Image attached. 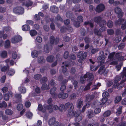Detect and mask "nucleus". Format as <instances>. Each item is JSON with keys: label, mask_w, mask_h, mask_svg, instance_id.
Returning a JSON list of instances; mask_svg holds the SVG:
<instances>
[{"label": "nucleus", "mask_w": 126, "mask_h": 126, "mask_svg": "<svg viewBox=\"0 0 126 126\" xmlns=\"http://www.w3.org/2000/svg\"><path fill=\"white\" fill-rule=\"evenodd\" d=\"M5 112L7 114L11 115L13 114V111L11 109H7L5 110Z\"/></svg>", "instance_id": "nucleus-46"}, {"label": "nucleus", "mask_w": 126, "mask_h": 126, "mask_svg": "<svg viewBox=\"0 0 126 126\" xmlns=\"http://www.w3.org/2000/svg\"><path fill=\"white\" fill-rule=\"evenodd\" d=\"M100 55L97 58L98 63H100V65H102L105 62V59L106 57L104 55V53L103 51H101L100 52Z\"/></svg>", "instance_id": "nucleus-5"}, {"label": "nucleus", "mask_w": 126, "mask_h": 126, "mask_svg": "<svg viewBox=\"0 0 126 126\" xmlns=\"http://www.w3.org/2000/svg\"><path fill=\"white\" fill-rule=\"evenodd\" d=\"M107 100V98H102L100 100L99 102V105H104L106 103Z\"/></svg>", "instance_id": "nucleus-42"}, {"label": "nucleus", "mask_w": 126, "mask_h": 126, "mask_svg": "<svg viewBox=\"0 0 126 126\" xmlns=\"http://www.w3.org/2000/svg\"><path fill=\"white\" fill-rule=\"evenodd\" d=\"M78 112L74 110L68 111L67 113V117L72 118L75 117V116H77V114Z\"/></svg>", "instance_id": "nucleus-12"}, {"label": "nucleus", "mask_w": 126, "mask_h": 126, "mask_svg": "<svg viewBox=\"0 0 126 126\" xmlns=\"http://www.w3.org/2000/svg\"><path fill=\"white\" fill-rule=\"evenodd\" d=\"M80 5L79 4H77L75 5L72 9V11L75 13L76 15H77L78 14V13H77V12L79 13L82 12V11L80 9Z\"/></svg>", "instance_id": "nucleus-14"}, {"label": "nucleus", "mask_w": 126, "mask_h": 126, "mask_svg": "<svg viewBox=\"0 0 126 126\" xmlns=\"http://www.w3.org/2000/svg\"><path fill=\"white\" fill-rule=\"evenodd\" d=\"M80 23L77 21H75L73 24L75 27L78 28L80 26Z\"/></svg>", "instance_id": "nucleus-58"}, {"label": "nucleus", "mask_w": 126, "mask_h": 126, "mask_svg": "<svg viewBox=\"0 0 126 126\" xmlns=\"http://www.w3.org/2000/svg\"><path fill=\"white\" fill-rule=\"evenodd\" d=\"M121 79V77L119 76H116L115 77L114 80V83L113 87L115 88L118 86L120 87L121 88L123 87L125 84V82L126 81V78H125L124 79L122 80L120 82L119 84L118 82Z\"/></svg>", "instance_id": "nucleus-1"}, {"label": "nucleus", "mask_w": 126, "mask_h": 126, "mask_svg": "<svg viewBox=\"0 0 126 126\" xmlns=\"http://www.w3.org/2000/svg\"><path fill=\"white\" fill-rule=\"evenodd\" d=\"M92 84V82H90L88 83L87 85L85 87L84 89V91H85L88 90L90 89V86Z\"/></svg>", "instance_id": "nucleus-52"}, {"label": "nucleus", "mask_w": 126, "mask_h": 126, "mask_svg": "<svg viewBox=\"0 0 126 126\" xmlns=\"http://www.w3.org/2000/svg\"><path fill=\"white\" fill-rule=\"evenodd\" d=\"M56 90V88L53 87L51 88L50 91V93L52 95V97L54 98H55L57 96V95L55 93V92Z\"/></svg>", "instance_id": "nucleus-19"}, {"label": "nucleus", "mask_w": 126, "mask_h": 126, "mask_svg": "<svg viewBox=\"0 0 126 126\" xmlns=\"http://www.w3.org/2000/svg\"><path fill=\"white\" fill-rule=\"evenodd\" d=\"M83 101L80 100L78 101L77 103V107L79 109L81 108L83 105Z\"/></svg>", "instance_id": "nucleus-29"}, {"label": "nucleus", "mask_w": 126, "mask_h": 126, "mask_svg": "<svg viewBox=\"0 0 126 126\" xmlns=\"http://www.w3.org/2000/svg\"><path fill=\"white\" fill-rule=\"evenodd\" d=\"M37 32L35 30H31L30 31V33L32 36H34L37 34Z\"/></svg>", "instance_id": "nucleus-49"}, {"label": "nucleus", "mask_w": 126, "mask_h": 126, "mask_svg": "<svg viewBox=\"0 0 126 126\" xmlns=\"http://www.w3.org/2000/svg\"><path fill=\"white\" fill-rule=\"evenodd\" d=\"M66 17L69 18H71L73 17V14L70 11H68L66 12Z\"/></svg>", "instance_id": "nucleus-41"}, {"label": "nucleus", "mask_w": 126, "mask_h": 126, "mask_svg": "<svg viewBox=\"0 0 126 126\" xmlns=\"http://www.w3.org/2000/svg\"><path fill=\"white\" fill-rule=\"evenodd\" d=\"M102 18L99 16L95 17L94 18V21L98 24H99L101 19Z\"/></svg>", "instance_id": "nucleus-30"}, {"label": "nucleus", "mask_w": 126, "mask_h": 126, "mask_svg": "<svg viewBox=\"0 0 126 126\" xmlns=\"http://www.w3.org/2000/svg\"><path fill=\"white\" fill-rule=\"evenodd\" d=\"M32 115V114L31 112L29 111L27 112L26 114V116L29 118H31Z\"/></svg>", "instance_id": "nucleus-59"}, {"label": "nucleus", "mask_w": 126, "mask_h": 126, "mask_svg": "<svg viewBox=\"0 0 126 126\" xmlns=\"http://www.w3.org/2000/svg\"><path fill=\"white\" fill-rule=\"evenodd\" d=\"M77 115L75 116V121L76 122H79L81 121L82 118V114H79L77 113Z\"/></svg>", "instance_id": "nucleus-21"}, {"label": "nucleus", "mask_w": 126, "mask_h": 126, "mask_svg": "<svg viewBox=\"0 0 126 126\" xmlns=\"http://www.w3.org/2000/svg\"><path fill=\"white\" fill-rule=\"evenodd\" d=\"M105 65H103L100 67L98 71V73L101 75L103 74L104 75L106 76L108 72L106 70Z\"/></svg>", "instance_id": "nucleus-7"}, {"label": "nucleus", "mask_w": 126, "mask_h": 126, "mask_svg": "<svg viewBox=\"0 0 126 126\" xmlns=\"http://www.w3.org/2000/svg\"><path fill=\"white\" fill-rule=\"evenodd\" d=\"M65 109V105L64 104H62L59 107V110L61 111H63Z\"/></svg>", "instance_id": "nucleus-56"}, {"label": "nucleus", "mask_w": 126, "mask_h": 126, "mask_svg": "<svg viewBox=\"0 0 126 126\" xmlns=\"http://www.w3.org/2000/svg\"><path fill=\"white\" fill-rule=\"evenodd\" d=\"M86 113L87 116L89 119L92 118L94 116L93 110H88L86 112Z\"/></svg>", "instance_id": "nucleus-18"}, {"label": "nucleus", "mask_w": 126, "mask_h": 126, "mask_svg": "<svg viewBox=\"0 0 126 126\" xmlns=\"http://www.w3.org/2000/svg\"><path fill=\"white\" fill-rule=\"evenodd\" d=\"M105 7L103 4H100L98 5L95 9L96 12L99 13L103 12L105 9Z\"/></svg>", "instance_id": "nucleus-8"}, {"label": "nucleus", "mask_w": 126, "mask_h": 126, "mask_svg": "<svg viewBox=\"0 0 126 126\" xmlns=\"http://www.w3.org/2000/svg\"><path fill=\"white\" fill-rule=\"evenodd\" d=\"M22 39V38L20 36H16L11 39V42L12 43H17L21 41Z\"/></svg>", "instance_id": "nucleus-11"}, {"label": "nucleus", "mask_w": 126, "mask_h": 126, "mask_svg": "<svg viewBox=\"0 0 126 126\" xmlns=\"http://www.w3.org/2000/svg\"><path fill=\"white\" fill-rule=\"evenodd\" d=\"M84 77L86 78H87V80L88 81H90L94 79V77L93 74L90 73H87L84 75Z\"/></svg>", "instance_id": "nucleus-17"}, {"label": "nucleus", "mask_w": 126, "mask_h": 126, "mask_svg": "<svg viewBox=\"0 0 126 126\" xmlns=\"http://www.w3.org/2000/svg\"><path fill=\"white\" fill-rule=\"evenodd\" d=\"M50 11L52 12L57 13L59 11L58 8L56 6L53 5L50 7Z\"/></svg>", "instance_id": "nucleus-20"}, {"label": "nucleus", "mask_w": 126, "mask_h": 126, "mask_svg": "<svg viewBox=\"0 0 126 126\" xmlns=\"http://www.w3.org/2000/svg\"><path fill=\"white\" fill-rule=\"evenodd\" d=\"M10 47V42L8 40H6L5 42L4 47L6 48H9Z\"/></svg>", "instance_id": "nucleus-36"}, {"label": "nucleus", "mask_w": 126, "mask_h": 126, "mask_svg": "<svg viewBox=\"0 0 126 126\" xmlns=\"http://www.w3.org/2000/svg\"><path fill=\"white\" fill-rule=\"evenodd\" d=\"M111 111L110 110H107L104 112L103 114L104 117H107L110 115L111 114Z\"/></svg>", "instance_id": "nucleus-32"}, {"label": "nucleus", "mask_w": 126, "mask_h": 126, "mask_svg": "<svg viewBox=\"0 0 126 126\" xmlns=\"http://www.w3.org/2000/svg\"><path fill=\"white\" fill-rule=\"evenodd\" d=\"M113 25V22L111 20H109L107 24L108 27L110 28H111L112 27Z\"/></svg>", "instance_id": "nucleus-62"}, {"label": "nucleus", "mask_w": 126, "mask_h": 126, "mask_svg": "<svg viewBox=\"0 0 126 126\" xmlns=\"http://www.w3.org/2000/svg\"><path fill=\"white\" fill-rule=\"evenodd\" d=\"M9 69V66L7 64L6 66H4L1 69V70L2 72H5L8 70Z\"/></svg>", "instance_id": "nucleus-44"}, {"label": "nucleus", "mask_w": 126, "mask_h": 126, "mask_svg": "<svg viewBox=\"0 0 126 126\" xmlns=\"http://www.w3.org/2000/svg\"><path fill=\"white\" fill-rule=\"evenodd\" d=\"M94 33L95 35H97L99 37L102 36V33L100 32L99 30L94 29Z\"/></svg>", "instance_id": "nucleus-27"}, {"label": "nucleus", "mask_w": 126, "mask_h": 126, "mask_svg": "<svg viewBox=\"0 0 126 126\" xmlns=\"http://www.w3.org/2000/svg\"><path fill=\"white\" fill-rule=\"evenodd\" d=\"M59 41V39L58 37H55L53 36H51L49 38L50 45L51 47L57 45Z\"/></svg>", "instance_id": "nucleus-3"}, {"label": "nucleus", "mask_w": 126, "mask_h": 126, "mask_svg": "<svg viewBox=\"0 0 126 126\" xmlns=\"http://www.w3.org/2000/svg\"><path fill=\"white\" fill-rule=\"evenodd\" d=\"M18 90L21 93L24 94L26 92V89L25 87L21 86L18 88Z\"/></svg>", "instance_id": "nucleus-31"}, {"label": "nucleus", "mask_w": 126, "mask_h": 126, "mask_svg": "<svg viewBox=\"0 0 126 126\" xmlns=\"http://www.w3.org/2000/svg\"><path fill=\"white\" fill-rule=\"evenodd\" d=\"M116 34L117 35H122L123 33L121 32L120 29H117L115 31Z\"/></svg>", "instance_id": "nucleus-47"}, {"label": "nucleus", "mask_w": 126, "mask_h": 126, "mask_svg": "<svg viewBox=\"0 0 126 126\" xmlns=\"http://www.w3.org/2000/svg\"><path fill=\"white\" fill-rule=\"evenodd\" d=\"M122 99L121 96H117L115 99V103H117L119 102Z\"/></svg>", "instance_id": "nucleus-45"}, {"label": "nucleus", "mask_w": 126, "mask_h": 126, "mask_svg": "<svg viewBox=\"0 0 126 126\" xmlns=\"http://www.w3.org/2000/svg\"><path fill=\"white\" fill-rule=\"evenodd\" d=\"M33 2L31 0H29L28 1H26V2H24L23 4L26 6L28 7L30 6H32L33 4Z\"/></svg>", "instance_id": "nucleus-23"}, {"label": "nucleus", "mask_w": 126, "mask_h": 126, "mask_svg": "<svg viewBox=\"0 0 126 126\" xmlns=\"http://www.w3.org/2000/svg\"><path fill=\"white\" fill-rule=\"evenodd\" d=\"M121 76L123 78L124 77H126V67H124L123 71L121 73Z\"/></svg>", "instance_id": "nucleus-38"}, {"label": "nucleus", "mask_w": 126, "mask_h": 126, "mask_svg": "<svg viewBox=\"0 0 126 126\" xmlns=\"http://www.w3.org/2000/svg\"><path fill=\"white\" fill-rule=\"evenodd\" d=\"M47 80V79L46 77H44L42 78L40 80V81L41 83H45L46 82Z\"/></svg>", "instance_id": "nucleus-57"}, {"label": "nucleus", "mask_w": 126, "mask_h": 126, "mask_svg": "<svg viewBox=\"0 0 126 126\" xmlns=\"http://www.w3.org/2000/svg\"><path fill=\"white\" fill-rule=\"evenodd\" d=\"M7 105V104L5 101H3L1 103H0V107L1 108L3 107H5Z\"/></svg>", "instance_id": "nucleus-63"}, {"label": "nucleus", "mask_w": 126, "mask_h": 126, "mask_svg": "<svg viewBox=\"0 0 126 126\" xmlns=\"http://www.w3.org/2000/svg\"><path fill=\"white\" fill-rule=\"evenodd\" d=\"M87 53L85 52L84 53L82 51H80L78 54L77 57L79 58L78 60L79 63H82L87 56Z\"/></svg>", "instance_id": "nucleus-2"}, {"label": "nucleus", "mask_w": 126, "mask_h": 126, "mask_svg": "<svg viewBox=\"0 0 126 126\" xmlns=\"http://www.w3.org/2000/svg\"><path fill=\"white\" fill-rule=\"evenodd\" d=\"M32 57L34 58H36L38 56V52L36 50H33L31 53Z\"/></svg>", "instance_id": "nucleus-34"}, {"label": "nucleus", "mask_w": 126, "mask_h": 126, "mask_svg": "<svg viewBox=\"0 0 126 126\" xmlns=\"http://www.w3.org/2000/svg\"><path fill=\"white\" fill-rule=\"evenodd\" d=\"M68 80L66 79L63 80L60 84V85L61 86L60 90L62 91H63L66 89V86L65 85L66 83H67Z\"/></svg>", "instance_id": "nucleus-13"}, {"label": "nucleus", "mask_w": 126, "mask_h": 126, "mask_svg": "<svg viewBox=\"0 0 126 126\" xmlns=\"http://www.w3.org/2000/svg\"><path fill=\"white\" fill-rule=\"evenodd\" d=\"M13 10L14 13L18 15L22 14L24 12V8L21 6H17L14 7Z\"/></svg>", "instance_id": "nucleus-4"}, {"label": "nucleus", "mask_w": 126, "mask_h": 126, "mask_svg": "<svg viewBox=\"0 0 126 126\" xmlns=\"http://www.w3.org/2000/svg\"><path fill=\"white\" fill-rule=\"evenodd\" d=\"M114 55V52L110 53L108 57V59H110V60H112L113 59V57Z\"/></svg>", "instance_id": "nucleus-48"}, {"label": "nucleus", "mask_w": 126, "mask_h": 126, "mask_svg": "<svg viewBox=\"0 0 126 126\" xmlns=\"http://www.w3.org/2000/svg\"><path fill=\"white\" fill-rule=\"evenodd\" d=\"M121 40V38L120 37L117 36L114 39V41L116 43H119Z\"/></svg>", "instance_id": "nucleus-53"}, {"label": "nucleus", "mask_w": 126, "mask_h": 126, "mask_svg": "<svg viewBox=\"0 0 126 126\" xmlns=\"http://www.w3.org/2000/svg\"><path fill=\"white\" fill-rule=\"evenodd\" d=\"M115 12L117 14L118 17L119 18H121L123 16L124 13L122 11L121 9L118 7H116L115 8Z\"/></svg>", "instance_id": "nucleus-9"}, {"label": "nucleus", "mask_w": 126, "mask_h": 126, "mask_svg": "<svg viewBox=\"0 0 126 126\" xmlns=\"http://www.w3.org/2000/svg\"><path fill=\"white\" fill-rule=\"evenodd\" d=\"M122 107H120L117 109L116 113L117 115L118 116L120 115L122 113Z\"/></svg>", "instance_id": "nucleus-33"}, {"label": "nucleus", "mask_w": 126, "mask_h": 126, "mask_svg": "<svg viewBox=\"0 0 126 126\" xmlns=\"http://www.w3.org/2000/svg\"><path fill=\"white\" fill-rule=\"evenodd\" d=\"M77 21L81 23L83 22V18L82 16H79L77 17Z\"/></svg>", "instance_id": "nucleus-50"}, {"label": "nucleus", "mask_w": 126, "mask_h": 126, "mask_svg": "<svg viewBox=\"0 0 126 126\" xmlns=\"http://www.w3.org/2000/svg\"><path fill=\"white\" fill-rule=\"evenodd\" d=\"M106 21L105 20L102 19L98 25L100 27H101L102 26H104L106 25Z\"/></svg>", "instance_id": "nucleus-37"}, {"label": "nucleus", "mask_w": 126, "mask_h": 126, "mask_svg": "<svg viewBox=\"0 0 126 126\" xmlns=\"http://www.w3.org/2000/svg\"><path fill=\"white\" fill-rule=\"evenodd\" d=\"M15 73V71L14 70H9L7 72V74L9 76H12Z\"/></svg>", "instance_id": "nucleus-54"}, {"label": "nucleus", "mask_w": 126, "mask_h": 126, "mask_svg": "<svg viewBox=\"0 0 126 126\" xmlns=\"http://www.w3.org/2000/svg\"><path fill=\"white\" fill-rule=\"evenodd\" d=\"M89 25L90 26L91 28H93L94 27V25L93 23L91 22L90 21H85L84 22V25Z\"/></svg>", "instance_id": "nucleus-40"}, {"label": "nucleus", "mask_w": 126, "mask_h": 126, "mask_svg": "<svg viewBox=\"0 0 126 126\" xmlns=\"http://www.w3.org/2000/svg\"><path fill=\"white\" fill-rule=\"evenodd\" d=\"M101 111V109L99 108H97L94 110V112L95 114H98Z\"/></svg>", "instance_id": "nucleus-64"}, {"label": "nucleus", "mask_w": 126, "mask_h": 126, "mask_svg": "<svg viewBox=\"0 0 126 126\" xmlns=\"http://www.w3.org/2000/svg\"><path fill=\"white\" fill-rule=\"evenodd\" d=\"M68 94L67 93H64L63 91L60 92L58 95V97L59 98H62L63 99L66 98L68 96Z\"/></svg>", "instance_id": "nucleus-15"}, {"label": "nucleus", "mask_w": 126, "mask_h": 126, "mask_svg": "<svg viewBox=\"0 0 126 126\" xmlns=\"http://www.w3.org/2000/svg\"><path fill=\"white\" fill-rule=\"evenodd\" d=\"M102 95L103 98H107L109 96V93L107 92H104L103 93Z\"/></svg>", "instance_id": "nucleus-61"}, {"label": "nucleus", "mask_w": 126, "mask_h": 126, "mask_svg": "<svg viewBox=\"0 0 126 126\" xmlns=\"http://www.w3.org/2000/svg\"><path fill=\"white\" fill-rule=\"evenodd\" d=\"M42 77L41 75L40 74H37L35 75L34 76V79L38 80L40 79Z\"/></svg>", "instance_id": "nucleus-55"}, {"label": "nucleus", "mask_w": 126, "mask_h": 126, "mask_svg": "<svg viewBox=\"0 0 126 126\" xmlns=\"http://www.w3.org/2000/svg\"><path fill=\"white\" fill-rule=\"evenodd\" d=\"M44 50L45 52L47 53L49 52V49L47 44H46L44 46Z\"/></svg>", "instance_id": "nucleus-43"}, {"label": "nucleus", "mask_w": 126, "mask_h": 126, "mask_svg": "<svg viewBox=\"0 0 126 126\" xmlns=\"http://www.w3.org/2000/svg\"><path fill=\"white\" fill-rule=\"evenodd\" d=\"M30 26L28 25H25L22 27V30L25 31H29L30 30Z\"/></svg>", "instance_id": "nucleus-26"}, {"label": "nucleus", "mask_w": 126, "mask_h": 126, "mask_svg": "<svg viewBox=\"0 0 126 126\" xmlns=\"http://www.w3.org/2000/svg\"><path fill=\"white\" fill-rule=\"evenodd\" d=\"M49 125L53 126H58L59 123L57 121H56V118L54 117H53L49 119L48 122Z\"/></svg>", "instance_id": "nucleus-6"}, {"label": "nucleus", "mask_w": 126, "mask_h": 126, "mask_svg": "<svg viewBox=\"0 0 126 126\" xmlns=\"http://www.w3.org/2000/svg\"><path fill=\"white\" fill-rule=\"evenodd\" d=\"M38 62L40 63H43L45 62V60L43 56L39 57L38 58Z\"/></svg>", "instance_id": "nucleus-35"}, {"label": "nucleus", "mask_w": 126, "mask_h": 126, "mask_svg": "<svg viewBox=\"0 0 126 126\" xmlns=\"http://www.w3.org/2000/svg\"><path fill=\"white\" fill-rule=\"evenodd\" d=\"M55 58L52 55L49 56L47 57V61L49 62H52L54 60Z\"/></svg>", "instance_id": "nucleus-28"}, {"label": "nucleus", "mask_w": 126, "mask_h": 126, "mask_svg": "<svg viewBox=\"0 0 126 126\" xmlns=\"http://www.w3.org/2000/svg\"><path fill=\"white\" fill-rule=\"evenodd\" d=\"M65 110H67V112L74 110V106L72 103H67L65 104Z\"/></svg>", "instance_id": "nucleus-10"}, {"label": "nucleus", "mask_w": 126, "mask_h": 126, "mask_svg": "<svg viewBox=\"0 0 126 126\" xmlns=\"http://www.w3.org/2000/svg\"><path fill=\"white\" fill-rule=\"evenodd\" d=\"M80 81L82 84H84L86 81V78L84 76H81L80 78Z\"/></svg>", "instance_id": "nucleus-60"}, {"label": "nucleus", "mask_w": 126, "mask_h": 126, "mask_svg": "<svg viewBox=\"0 0 126 126\" xmlns=\"http://www.w3.org/2000/svg\"><path fill=\"white\" fill-rule=\"evenodd\" d=\"M86 100L87 101L89 100L90 99V101L92 100L95 98V96L94 94H93L91 95L87 94L86 95Z\"/></svg>", "instance_id": "nucleus-22"}, {"label": "nucleus", "mask_w": 126, "mask_h": 126, "mask_svg": "<svg viewBox=\"0 0 126 126\" xmlns=\"http://www.w3.org/2000/svg\"><path fill=\"white\" fill-rule=\"evenodd\" d=\"M107 33L110 35H112L114 33V31L113 29H108L107 30Z\"/></svg>", "instance_id": "nucleus-51"}, {"label": "nucleus", "mask_w": 126, "mask_h": 126, "mask_svg": "<svg viewBox=\"0 0 126 126\" xmlns=\"http://www.w3.org/2000/svg\"><path fill=\"white\" fill-rule=\"evenodd\" d=\"M84 40L85 43L90 44L92 42L91 38L88 36H86L84 38Z\"/></svg>", "instance_id": "nucleus-25"}, {"label": "nucleus", "mask_w": 126, "mask_h": 126, "mask_svg": "<svg viewBox=\"0 0 126 126\" xmlns=\"http://www.w3.org/2000/svg\"><path fill=\"white\" fill-rule=\"evenodd\" d=\"M14 97L15 99V102L16 103H19L21 102V95L20 94H15L14 95Z\"/></svg>", "instance_id": "nucleus-16"}, {"label": "nucleus", "mask_w": 126, "mask_h": 126, "mask_svg": "<svg viewBox=\"0 0 126 126\" xmlns=\"http://www.w3.org/2000/svg\"><path fill=\"white\" fill-rule=\"evenodd\" d=\"M7 52L5 51H3L0 53V56L2 58H4L7 57Z\"/></svg>", "instance_id": "nucleus-39"}, {"label": "nucleus", "mask_w": 126, "mask_h": 126, "mask_svg": "<svg viewBox=\"0 0 126 126\" xmlns=\"http://www.w3.org/2000/svg\"><path fill=\"white\" fill-rule=\"evenodd\" d=\"M117 20L115 21V24L117 25H120L121 24L125 21V19L119 18Z\"/></svg>", "instance_id": "nucleus-24"}]
</instances>
